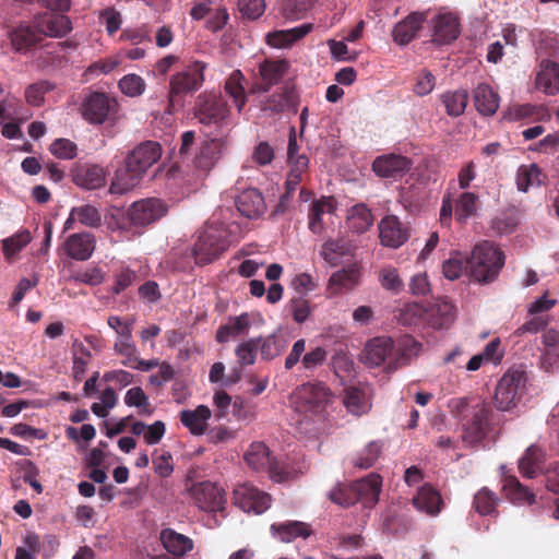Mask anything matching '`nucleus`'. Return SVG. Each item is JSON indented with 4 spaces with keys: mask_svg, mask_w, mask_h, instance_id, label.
I'll return each mask as SVG.
<instances>
[{
    "mask_svg": "<svg viewBox=\"0 0 559 559\" xmlns=\"http://www.w3.org/2000/svg\"><path fill=\"white\" fill-rule=\"evenodd\" d=\"M205 69L206 64L204 62L193 61L170 78L166 116H173L176 111L183 108L182 94H191L202 86Z\"/></svg>",
    "mask_w": 559,
    "mask_h": 559,
    "instance_id": "nucleus-3",
    "label": "nucleus"
},
{
    "mask_svg": "<svg viewBox=\"0 0 559 559\" xmlns=\"http://www.w3.org/2000/svg\"><path fill=\"white\" fill-rule=\"evenodd\" d=\"M464 272L468 273V261L460 252L451 253L442 264V273L450 281L457 280Z\"/></svg>",
    "mask_w": 559,
    "mask_h": 559,
    "instance_id": "nucleus-50",
    "label": "nucleus"
},
{
    "mask_svg": "<svg viewBox=\"0 0 559 559\" xmlns=\"http://www.w3.org/2000/svg\"><path fill=\"white\" fill-rule=\"evenodd\" d=\"M408 236L407 227L395 215H386L379 223V238L384 247L396 249Z\"/></svg>",
    "mask_w": 559,
    "mask_h": 559,
    "instance_id": "nucleus-17",
    "label": "nucleus"
},
{
    "mask_svg": "<svg viewBox=\"0 0 559 559\" xmlns=\"http://www.w3.org/2000/svg\"><path fill=\"white\" fill-rule=\"evenodd\" d=\"M118 85L120 91L129 97H139L146 88V83L143 78L134 73L121 78Z\"/></svg>",
    "mask_w": 559,
    "mask_h": 559,
    "instance_id": "nucleus-54",
    "label": "nucleus"
},
{
    "mask_svg": "<svg viewBox=\"0 0 559 559\" xmlns=\"http://www.w3.org/2000/svg\"><path fill=\"white\" fill-rule=\"evenodd\" d=\"M424 20L423 14L412 13L397 23L393 29L394 41L401 46L407 45L417 35Z\"/></svg>",
    "mask_w": 559,
    "mask_h": 559,
    "instance_id": "nucleus-34",
    "label": "nucleus"
},
{
    "mask_svg": "<svg viewBox=\"0 0 559 559\" xmlns=\"http://www.w3.org/2000/svg\"><path fill=\"white\" fill-rule=\"evenodd\" d=\"M355 246L345 237L326 239L319 249L320 258L329 266H338L356 261Z\"/></svg>",
    "mask_w": 559,
    "mask_h": 559,
    "instance_id": "nucleus-12",
    "label": "nucleus"
},
{
    "mask_svg": "<svg viewBox=\"0 0 559 559\" xmlns=\"http://www.w3.org/2000/svg\"><path fill=\"white\" fill-rule=\"evenodd\" d=\"M114 350L116 354L123 357L121 361L123 366H133L139 350L129 330H126L116 337Z\"/></svg>",
    "mask_w": 559,
    "mask_h": 559,
    "instance_id": "nucleus-44",
    "label": "nucleus"
},
{
    "mask_svg": "<svg viewBox=\"0 0 559 559\" xmlns=\"http://www.w3.org/2000/svg\"><path fill=\"white\" fill-rule=\"evenodd\" d=\"M413 504L418 511L429 515H437L442 506L441 496L431 486L420 487L417 495L413 498Z\"/></svg>",
    "mask_w": 559,
    "mask_h": 559,
    "instance_id": "nucleus-35",
    "label": "nucleus"
},
{
    "mask_svg": "<svg viewBox=\"0 0 559 559\" xmlns=\"http://www.w3.org/2000/svg\"><path fill=\"white\" fill-rule=\"evenodd\" d=\"M334 395L323 382H308L298 386L293 396L292 404L299 415L297 424H321L326 420L332 409Z\"/></svg>",
    "mask_w": 559,
    "mask_h": 559,
    "instance_id": "nucleus-1",
    "label": "nucleus"
},
{
    "mask_svg": "<svg viewBox=\"0 0 559 559\" xmlns=\"http://www.w3.org/2000/svg\"><path fill=\"white\" fill-rule=\"evenodd\" d=\"M160 542L164 548L175 556H183L193 548V542L186 535L171 528H165L160 533Z\"/></svg>",
    "mask_w": 559,
    "mask_h": 559,
    "instance_id": "nucleus-37",
    "label": "nucleus"
},
{
    "mask_svg": "<svg viewBox=\"0 0 559 559\" xmlns=\"http://www.w3.org/2000/svg\"><path fill=\"white\" fill-rule=\"evenodd\" d=\"M52 88L53 85L48 81L34 82L25 88V100L28 105L40 106L45 100V95Z\"/></svg>",
    "mask_w": 559,
    "mask_h": 559,
    "instance_id": "nucleus-53",
    "label": "nucleus"
},
{
    "mask_svg": "<svg viewBox=\"0 0 559 559\" xmlns=\"http://www.w3.org/2000/svg\"><path fill=\"white\" fill-rule=\"evenodd\" d=\"M233 500L238 508L248 513L261 514L271 506L270 495L248 483L235 487Z\"/></svg>",
    "mask_w": 559,
    "mask_h": 559,
    "instance_id": "nucleus-10",
    "label": "nucleus"
},
{
    "mask_svg": "<svg viewBox=\"0 0 559 559\" xmlns=\"http://www.w3.org/2000/svg\"><path fill=\"white\" fill-rule=\"evenodd\" d=\"M73 180L83 189L95 190L105 186L106 173L98 165H84L75 170Z\"/></svg>",
    "mask_w": 559,
    "mask_h": 559,
    "instance_id": "nucleus-28",
    "label": "nucleus"
},
{
    "mask_svg": "<svg viewBox=\"0 0 559 559\" xmlns=\"http://www.w3.org/2000/svg\"><path fill=\"white\" fill-rule=\"evenodd\" d=\"M13 50L17 52L26 51L29 47L36 44L40 36L36 26L33 28L29 25L21 24L9 33Z\"/></svg>",
    "mask_w": 559,
    "mask_h": 559,
    "instance_id": "nucleus-38",
    "label": "nucleus"
},
{
    "mask_svg": "<svg viewBox=\"0 0 559 559\" xmlns=\"http://www.w3.org/2000/svg\"><path fill=\"white\" fill-rule=\"evenodd\" d=\"M311 31L310 24H302L290 29L274 31L265 36L267 45L273 48H288L298 39L306 36Z\"/></svg>",
    "mask_w": 559,
    "mask_h": 559,
    "instance_id": "nucleus-33",
    "label": "nucleus"
},
{
    "mask_svg": "<svg viewBox=\"0 0 559 559\" xmlns=\"http://www.w3.org/2000/svg\"><path fill=\"white\" fill-rule=\"evenodd\" d=\"M546 176L537 164L519 166L515 174V185L520 192H528L545 183Z\"/></svg>",
    "mask_w": 559,
    "mask_h": 559,
    "instance_id": "nucleus-29",
    "label": "nucleus"
},
{
    "mask_svg": "<svg viewBox=\"0 0 559 559\" xmlns=\"http://www.w3.org/2000/svg\"><path fill=\"white\" fill-rule=\"evenodd\" d=\"M271 535L282 543H290L298 537L307 538L311 535L310 526L300 521L274 523L270 527Z\"/></svg>",
    "mask_w": 559,
    "mask_h": 559,
    "instance_id": "nucleus-27",
    "label": "nucleus"
},
{
    "mask_svg": "<svg viewBox=\"0 0 559 559\" xmlns=\"http://www.w3.org/2000/svg\"><path fill=\"white\" fill-rule=\"evenodd\" d=\"M432 40L439 45L450 44L459 36V22L452 13H440L432 21Z\"/></svg>",
    "mask_w": 559,
    "mask_h": 559,
    "instance_id": "nucleus-23",
    "label": "nucleus"
},
{
    "mask_svg": "<svg viewBox=\"0 0 559 559\" xmlns=\"http://www.w3.org/2000/svg\"><path fill=\"white\" fill-rule=\"evenodd\" d=\"M262 323V317L255 312H243L239 316L229 317L226 324L219 326L216 331V341L218 343H226L248 334L251 328L259 326Z\"/></svg>",
    "mask_w": 559,
    "mask_h": 559,
    "instance_id": "nucleus-14",
    "label": "nucleus"
},
{
    "mask_svg": "<svg viewBox=\"0 0 559 559\" xmlns=\"http://www.w3.org/2000/svg\"><path fill=\"white\" fill-rule=\"evenodd\" d=\"M328 357V352L320 346H317L307 352L301 359V367L306 370H314L322 366Z\"/></svg>",
    "mask_w": 559,
    "mask_h": 559,
    "instance_id": "nucleus-62",
    "label": "nucleus"
},
{
    "mask_svg": "<svg viewBox=\"0 0 559 559\" xmlns=\"http://www.w3.org/2000/svg\"><path fill=\"white\" fill-rule=\"evenodd\" d=\"M373 390L369 384H357L345 388L343 404L348 414L360 417L372 407Z\"/></svg>",
    "mask_w": 559,
    "mask_h": 559,
    "instance_id": "nucleus-16",
    "label": "nucleus"
},
{
    "mask_svg": "<svg viewBox=\"0 0 559 559\" xmlns=\"http://www.w3.org/2000/svg\"><path fill=\"white\" fill-rule=\"evenodd\" d=\"M411 168L412 162L396 154L379 156L372 163V170L381 178L396 179L404 176Z\"/></svg>",
    "mask_w": 559,
    "mask_h": 559,
    "instance_id": "nucleus-18",
    "label": "nucleus"
},
{
    "mask_svg": "<svg viewBox=\"0 0 559 559\" xmlns=\"http://www.w3.org/2000/svg\"><path fill=\"white\" fill-rule=\"evenodd\" d=\"M31 233L26 229L19 230L14 235L1 240L3 255L7 261L13 259L31 242Z\"/></svg>",
    "mask_w": 559,
    "mask_h": 559,
    "instance_id": "nucleus-43",
    "label": "nucleus"
},
{
    "mask_svg": "<svg viewBox=\"0 0 559 559\" xmlns=\"http://www.w3.org/2000/svg\"><path fill=\"white\" fill-rule=\"evenodd\" d=\"M503 490L513 503L530 504L534 501V495L514 477L506 478Z\"/></svg>",
    "mask_w": 559,
    "mask_h": 559,
    "instance_id": "nucleus-47",
    "label": "nucleus"
},
{
    "mask_svg": "<svg viewBox=\"0 0 559 559\" xmlns=\"http://www.w3.org/2000/svg\"><path fill=\"white\" fill-rule=\"evenodd\" d=\"M238 10L242 16L257 20L265 11V0H238Z\"/></svg>",
    "mask_w": 559,
    "mask_h": 559,
    "instance_id": "nucleus-61",
    "label": "nucleus"
},
{
    "mask_svg": "<svg viewBox=\"0 0 559 559\" xmlns=\"http://www.w3.org/2000/svg\"><path fill=\"white\" fill-rule=\"evenodd\" d=\"M230 245L229 234L222 223L211 222L201 231L192 248V254L199 264L217 259Z\"/></svg>",
    "mask_w": 559,
    "mask_h": 559,
    "instance_id": "nucleus-6",
    "label": "nucleus"
},
{
    "mask_svg": "<svg viewBox=\"0 0 559 559\" xmlns=\"http://www.w3.org/2000/svg\"><path fill=\"white\" fill-rule=\"evenodd\" d=\"M109 98L103 93H93L82 104V116L91 123H103L109 112Z\"/></svg>",
    "mask_w": 559,
    "mask_h": 559,
    "instance_id": "nucleus-24",
    "label": "nucleus"
},
{
    "mask_svg": "<svg viewBox=\"0 0 559 559\" xmlns=\"http://www.w3.org/2000/svg\"><path fill=\"white\" fill-rule=\"evenodd\" d=\"M475 106L484 116L493 115L499 108L498 94L486 83H480L474 91Z\"/></svg>",
    "mask_w": 559,
    "mask_h": 559,
    "instance_id": "nucleus-36",
    "label": "nucleus"
},
{
    "mask_svg": "<svg viewBox=\"0 0 559 559\" xmlns=\"http://www.w3.org/2000/svg\"><path fill=\"white\" fill-rule=\"evenodd\" d=\"M371 211L362 203L356 204L348 210L347 225L353 233L362 234L373 224Z\"/></svg>",
    "mask_w": 559,
    "mask_h": 559,
    "instance_id": "nucleus-39",
    "label": "nucleus"
},
{
    "mask_svg": "<svg viewBox=\"0 0 559 559\" xmlns=\"http://www.w3.org/2000/svg\"><path fill=\"white\" fill-rule=\"evenodd\" d=\"M258 350L257 337H251L239 343L235 348V354L240 365L251 366L255 362Z\"/></svg>",
    "mask_w": 559,
    "mask_h": 559,
    "instance_id": "nucleus-55",
    "label": "nucleus"
},
{
    "mask_svg": "<svg viewBox=\"0 0 559 559\" xmlns=\"http://www.w3.org/2000/svg\"><path fill=\"white\" fill-rule=\"evenodd\" d=\"M287 63L285 61H265L260 66V74L265 83L272 85L276 83L286 72Z\"/></svg>",
    "mask_w": 559,
    "mask_h": 559,
    "instance_id": "nucleus-58",
    "label": "nucleus"
},
{
    "mask_svg": "<svg viewBox=\"0 0 559 559\" xmlns=\"http://www.w3.org/2000/svg\"><path fill=\"white\" fill-rule=\"evenodd\" d=\"M235 203L239 213L248 218H257L266 210L262 194L254 188L243 190Z\"/></svg>",
    "mask_w": 559,
    "mask_h": 559,
    "instance_id": "nucleus-25",
    "label": "nucleus"
},
{
    "mask_svg": "<svg viewBox=\"0 0 559 559\" xmlns=\"http://www.w3.org/2000/svg\"><path fill=\"white\" fill-rule=\"evenodd\" d=\"M486 409L483 405H476L472 411V420L464 424L463 441L474 445L485 436Z\"/></svg>",
    "mask_w": 559,
    "mask_h": 559,
    "instance_id": "nucleus-32",
    "label": "nucleus"
},
{
    "mask_svg": "<svg viewBox=\"0 0 559 559\" xmlns=\"http://www.w3.org/2000/svg\"><path fill=\"white\" fill-rule=\"evenodd\" d=\"M224 147V141L213 138L201 150L198 157V166L202 169H211L218 160Z\"/></svg>",
    "mask_w": 559,
    "mask_h": 559,
    "instance_id": "nucleus-46",
    "label": "nucleus"
},
{
    "mask_svg": "<svg viewBox=\"0 0 559 559\" xmlns=\"http://www.w3.org/2000/svg\"><path fill=\"white\" fill-rule=\"evenodd\" d=\"M335 210V201L331 197H323L312 203L309 213V228L314 234L323 230L322 216L331 214Z\"/></svg>",
    "mask_w": 559,
    "mask_h": 559,
    "instance_id": "nucleus-40",
    "label": "nucleus"
},
{
    "mask_svg": "<svg viewBox=\"0 0 559 559\" xmlns=\"http://www.w3.org/2000/svg\"><path fill=\"white\" fill-rule=\"evenodd\" d=\"M195 504L203 511L216 512L224 509L226 497L224 489L215 483L201 481L190 488Z\"/></svg>",
    "mask_w": 559,
    "mask_h": 559,
    "instance_id": "nucleus-13",
    "label": "nucleus"
},
{
    "mask_svg": "<svg viewBox=\"0 0 559 559\" xmlns=\"http://www.w3.org/2000/svg\"><path fill=\"white\" fill-rule=\"evenodd\" d=\"M360 265L357 261L347 263V266L334 272L329 280V290L333 295L340 294L343 289H350L359 282Z\"/></svg>",
    "mask_w": 559,
    "mask_h": 559,
    "instance_id": "nucleus-26",
    "label": "nucleus"
},
{
    "mask_svg": "<svg viewBox=\"0 0 559 559\" xmlns=\"http://www.w3.org/2000/svg\"><path fill=\"white\" fill-rule=\"evenodd\" d=\"M382 479L378 474H369L365 478L353 484L354 498L360 500L366 507H373L381 491Z\"/></svg>",
    "mask_w": 559,
    "mask_h": 559,
    "instance_id": "nucleus-22",
    "label": "nucleus"
},
{
    "mask_svg": "<svg viewBox=\"0 0 559 559\" xmlns=\"http://www.w3.org/2000/svg\"><path fill=\"white\" fill-rule=\"evenodd\" d=\"M96 239L93 234L83 231L69 236L64 241L66 253L76 261H86L95 250Z\"/></svg>",
    "mask_w": 559,
    "mask_h": 559,
    "instance_id": "nucleus-19",
    "label": "nucleus"
},
{
    "mask_svg": "<svg viewBox=\"0 0 559 559\" xmlns=\"http://www.w3.org/2000/svg\"><path fill=\"white\" fill-rule=\"evenodd\" d=\"M168 211V205L156 198L143 199L134 202L128 215L132 224L138 226H145L162 218Z\"/></svg>",
    "mask_w": 559,
    "mask_h": 559,
    "instance_id": "nucleus-15",
    "label": "nucleus"
},
{
    "mask_svg": "<svg viewBox=\"0 0 559 559\" xmlns=\"http://www.w3.org/2000/svg\"><path fill=\"white\" fill-rule=\"evenodd\" d=\"M527 374L521 369H509L497 383L493 404L501 412H512L526 393Z\"/></svg>",
    "mask_w": 559,
    "mask_h": 559,
    "instance_id": "nucleus-7",
    "label": "nucleus"
},
{
    "mask_svg": "<svg viewBox=\"0 0 559 559\" xmlns=\"http://www.w3.org/2000/svg\"><path fill=\"white\" fill-rule=\"evenodd\" d=\"M405 312L414 317L425 314L428 323L435 329L448 328L455 318L454 307L445 300H437L425 310L418 304H409L405 306Z\"/></svg>",
    "mask_w": 559,
    "mask_h": 559,
    "instance_id": "nucleus-11",
    "label": "nucleus"
},
{
    "mask_svg": "<svg viewBox=\"0 0 559 559\" xmlns=\"http://www.w3.org/2000/svg\"><path fill=\"white\" fill-rule=\"evenodd\" d=\"M381 444L377 441L368 443L354 460V465L360 468L371 467L381 454Z\"/></svg>",
    "mask_w": 559,
    "mask_h": 559,
    "instance_id": "nucleus-57",
    "label": "nucleus"
},
{
    "mask_svg": "<svg viewBox=\"0 0 559 559\" xmlns=\"http://www.w3.org/2000/svg\"><path fill=\"white\" fill-rule=\"evenodd\" d=\"M212 411L206 405H198L194 409H182L179 413L180 423L192 436L200 437L207 431Z\"/></svg>",
    "mask_w": 559,
    "mask_h": 559,
    "instance_id": "nucleus-20",
    "label": "nucleus"
},
{
    "mask_svg": "<svg viewBox=\"0 0 559 559\" xmlns=\"http://www.w3.org/2000/svg\"><path fill=\"white\" fill-rule=\"evenodd\" d=\"M536 87L547 95H557L559 93V63L543 59L536 71Z\"/></svg>",
    "mask_w": 559,
    "mask_h": 559,
    "instance_id": "nucleus-21",
    "label": "nucleus"
},
{
    "mask_svg": "<svg viewBox=\"0 0 559 559\" xmlns=\"http://www.w3.org/2000/svg\"><path fill=\"white\" fill-rule=\"evenodd\" d=\"M468 261V274L477 283L495 281L504 264L502 252L489 242L474 247Z\"/></svg>",
    "mask_w": 559,
    "mask_h": 559,
    "instance_id": "nucleus-5",
    "label": "nucleus"
},
{
    "mask_svg": "<svg viewBox=\"0 0 559 559\" xmlns=\"http://www.w3.org/2000/svg\"><path fill=\"white\" fill-rule=\"evenodd\" d=\"M50 153L60 159H72L76 155V145L68 139L55 140L50 147Z\"/></svg>",
    "mask_w": 559,
    "mask_h": 559,
    "instance_id": "nucleus-60",
    "label": "nucleus"
},
{
    "mask_svg": "<svg viewBox=\"0 0 559 559\" xmlns=\"http://www.w3.org/2000/svg\"><path fill=\"white\" fill-rule=\"evenodd\" d=\"M194 118L205 132L221 134L230 124V111L219 96L202 93L195 99Z\"/></svg>",
    "mask_w": 559,
    "mask_h": 559,
    "instance_id": "nucleus-4",
    "label": "nucleus"
},
{
    "mask_svg": "<svg viewBox=\"0 0 559 559\" xmlns=\"http://www.w3.org/2000/svg\"><path fill=\"white\" fill-rule=\"evenodd\" d=\"M361 360L369 367H378L388 362L390 367L395 368L397 358L394 341L388 336L370 340L362 350Z\"/></svg>",
    "mask_w": 559,
    "mask_h": 559,
    "instance_id": "nucleus-9",
    "label": "nucleus"
},
{
    "mask_svg": "<svg viewBox=\"0 0 559 559\" xmlns=\"http://www.w3.org/2000/svg\"><path fill=\"white\" fill-rule=\"evenodd\" d=\"M478 195L474 192H462L455 200V217L464 222L472 217L477 211Z\"/></svg>",
    "mask_w": 559,
    "mask_h": 559,
    "instance_id": "nucleus-48",
    "label": "nucleus"
},
{
    "mask_svg": "<svg viewBox=\"0 0 559 559\" xmlns=\"http://www.w3.org/2000/svg\"><path fill=\"white\" fill-rule=\"evenodd\" d=\"M380 285L393 294H400L404 289V282L400 276L399 270L386 265L379 271L378 276Z\"/></svg>",
    "mask_w": 559,
    "mask_h": 559,
    "instance_id": "nucleus-51",
    "label": "nucleus"
},
{
    "mask_svg": "<svg viewBox=\"0 0 559 559\" xmlns=\"http://www.w3.org/2000/svg\"><path fill=\"white\" fill-rule=\"evenodd\" d=\"M354 497L355 496L353 491V486L344 487L341 485H336L329 491L330 500L344 508H347L355 503Z\"/></svg>",
    "mask_w": 559,
    "mask_h": 559,
    "instance_id": "nucleus-63",
    "label": "nucleus"
},
{
    "mask_svg": "<svg viewBox=\"0 0 559 559\" xmlns=\"http://www.w3.org/2000/svg\"><path fill=\"white\" fill-rule=\"evenodd\" d=\"M117 394L110 386L103 390L99 394V403H93L91 406L92 412L100 418L108 416L109 411L112 409L117 404Z\"/></svg>",
    "mask_w": 559,
    "mask_h": 559,
    "instance_id": "nucleus-56",
    "label": "nucleus"
},
{
    "mask_svg": "<svg viewBox=\"0 0 559 559\" xmlns=\"http://www.w3.org/2000/svg\"><path fill=\"white\" fill-rule=\"evenodd\" d=\"M290 170L286 179V192L282 197L281 202L284 203L293 192L296 191L302 181L304 175L308 169L309 160L306 155L297 156L296 160L289 163Z\"/></svg>",
    "mask_w": 559,
    "mask_h": 559,
    "instance_id": "nucleus-42",
    "label": "nucleus"
},
{
    "mask_svg": "<svg viewBox=\"0 0 559 559\" xmlns=\"http://www.w3.org/2000/svg\"><path fill=\"white\" fill-rule=\"evenodd\" d=\"M257 342L263 360H272L278 357L288 345L287 337L280 329L270 335L258 336Z\"/></svg>",
    "mask_w": 559,
    "mask_h": 559,
    "instance_id": "nucleus-30",
    "label": "nucleus"
},
{
    "mask_svg": "<svg viewBox=\"0 0 559 559\" xmlns=\"http://www.w3.org/2000/svg\"><path fill=\"white\" fill-rule=\"evenodd\" d=\"M242 81V73L236 70L229 75L225 83V91L234 99L238 112L242 111L247 103L246 88Z\"/></svg>",
    "mask_w": 559,
    "mask_h": 559,
    "instance_id": "nucleus-45",
    "label": "nucleus"
},
{
    "mask_svg": "<svg viewBox=\"0 0 559 559\" xmlns=\"http://www.w3.org/2000/svg\"><path fill=\"white\" fill-rule=\"evenodd\" d=\"M540 367L546 372H555L559 370V346L542 348Z\"/></svg>",
    "mask_w": 559,
    "mask_h": 559,
    "instance_id": "nucleus-64",
    "label": "nucleus"
},
{
    "mask_svg": "<svg viewBox=\"0 0 559 559\" xmlns=\"http://www.w3.org/2000/svg\"><path fill=\"white\" fill-rule=\"evenodd\" d=\"M544 452L536 445H531L519 462L523 476L532 478L543 471Z\"/></svg>",
    "mask_w": 559,
    "mask_h": 559,
    "instance_id": "nucleus-41",
    "label": "nucleus"
},
{
    "mask_svg": "<svg viewBox=\"0 0 559 559\" xmlns=\"http://www.w3.org/2000/svg\"><path fill=\"white\" fill-rule=\"evenodd\" d=\"M497 504L496 495L487 488H481L474 497V507L481 515L491 514Z\"/></svg>",
    "mask_w": 559,
    "mask_h": 559,
    "instance_id": "nucleus-59",
    "label": "nucleus"
},
{
    "mask_svg": "<svg viewBox=\"0 0 559 559\" xmlns=\"http://www.w3.org/2000/svg\"><path fill=\"white\" fill-rule=\"evenodd\" d=\"M73 215L79 217V223L86 227L98 228L102 225L100 211L92 204L74 206Z\"/></svg>",
    "mask_w": 559,
    "mask_h": 559,
    "instance_id": "nucleus-52",
    "label": "nucleus"
},
{
    "mask_svg": "<svg viewBox=\"0 0 559 559\" xmlns=\"http://www.w3.org/2000/svg\"><path fill=\"white\" fill-rule=\"evenodd\" d=\"M442 103L444 104L447 114L452 117L461 116L468 103V94L465 90L455 92H447L442 95Z\"/></svg>",
    "mask_w": 559,
    "mask_h": 559,
    "instance_id": "nucleus-49",
    "label": "nucleus"
},
{
    "mask_svg": "<svg viewBox=\"0 0 559 559\" xmlns=\"http://www.w3.org/2000/svg\"><path fill=\"white\" fill-rule=\"evenodd\" d=\"M39 36L61 37L71 31V22L66 15L44 14L36 21Z\"/></svg>",
    "mask_w": 559,
    "mask_h": 559,
    "instance_id": "nucleus-31",
    "label": "nucleus"
},
{
    "mask_svg": "<svg viewBox=\"0 0 559 559\" xmlns=\"http://www.w3.org/2000/svg\"><path fill=\"white\" fill-rule=\"evenodd\" d=\"M162 156L157 142L146 141L134 147L126 158V173L118 174L112 180L110 192L123 194L133 189L145 174Z\"/></svg>",
    "mask_w": 559,
    "mask_h": 559,
    "instance_id": "nucleus-2",
    "label": "nucleus"
},
{
    "mask_svg": "<svg viewBox=\"0 0 559 559\" xmlns=\"http://www.w3.org/2000/svg\"><path fill=\"white\" fill-rule=\"evenodd\" d=\"M245 460L250 468L266 472L276 483L285 481L292 476L289 471L271 457L269 448L262 442H253L249 447Z\"/></svg>",
    "mask_w": 559,
    "mask_h": 559,
    "instance_id": "nucleus-8",
    "label": "nucleus"
}]
</instances>
